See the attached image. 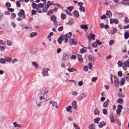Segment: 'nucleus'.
<instances>
[{"label":"nucleus","mask_w":129,"mask_h":129,"mask_svg":"<svg viewBox=\"0 0 129 129\" xmlns=\"http://www.w3.org/2000/svg\"><path fill=\"white\" fill-rule=\"evenodd\" d=\"M118 76L120 77H121L122 76V73L120 71H119L118 73Z\"/></svg>","instance_id":"nucleus-60"},{"label":"nucleus","mask_w":129,"mask_h":129,"mask_svg":"<svg viewBox=\"0 0 129 129\" xmlns=\"http://www.w3.org/2000/svg\"><path fill=\"white\" fill-rule=\"evenodd\" d=\"M110 120L111 122L114 123L115 122V120L114 119L113 115L112 114H111L110 116Z\"/></svg>","instance_id":"nucleus-17"},{"label":"nucleus","mask_w":129,"mask_h":129,"mask_svg":"<svg viewBox=\"0 0 129 129\" xmlns=\"http://www.w3.org/2000/svg\"><path fill=\"white\" fill-rule=\"evenodd\" d=\"M53 13L52 10H50L49 11H48L47 13V14L48 15H50V14H52Z\"/></svg>","instance_id":"nucleus-48"},{"label":"nucleus","mask_w":129,"mask_h":129,"mask_svg":"<svg viewBox=\"0 0 129 129\" xmlns=\"http://www.w3.org/2000/svg\"><path fill=\"white\" fill-rule=\"evenodd\" d=\"M6 60L3 58H1L0 59V62L1 63L3 64L6 63Z\"/></svg>","instance_id":"nucleus-39"},{"label":"nucleus","mask_w":129,"mask_h":129,"mask_svg":"<svg viewBox=\"0 0 129 129\" xmlns=\"http://www.w3.org/2000/svg\"><path fill=\"white\" fill-rule=\"evenodd\" d=\"M101 119L99 117H97L94 119L93 121L95 123L98 124L99 123V121H100Z\"/></svg>","instance_id":"nucleus-19"},{"label":"nucleus","mask_w":129,"mask_h":129,"mask_svg":"<svg viewBox=\"0 0 129 129\" xmlns=\"http://www.w3.org/2000/svg\"><path fill=\"white\" fill-rule=\"evenodd\" d=\"M32 7L34 9H36L37 6V5L35 3H33L32 5ZM37 9V8H36Z\"/></svg>","instance_id":"nucleus-50"},{"label":"nucleus","mask_w":129,"mask_h":129,"mask_svg":"<svg viewBox=\"0 0 129 129\" xmlns=\"http://www.w3.org/2000/svg\"><path fill=\"white\" fill-rule=\"evenodd\" d=\"M113 76V75L112 74H110V78L111 79V82L112 84H113V80L112 79V77Z\"/></svg>","instance_id":"nucleus-54"},{"label":"nucleus","mask_w":129,"mask_h":129,"mask_svg":"<svg viewBox=\"0 0 129 129\" xmlns=\"http://www.w3.org/2000/svg\"><path fill=\"white\" fill-rule=\"evenodd\" d=\"M72 106L75 109H77V105L76 104V102L75 101H74L72 103Z\"/></svg>","instance_id":"nucleus-25"},{"label":"nucleus","mask_w":129,"mask_h":129,"mask_svg":"<svg viewBox=\"0 0 129 129\" xmlns=\"http://www.w3.org/2000/svg\"><path fill=\"white\" fill-rule=\"evenodd\" d=\"M92 46L94 48H96L97 46V45L96 42H94L92 44Z\"/></svg>","instance_id":"nucleus-45"},{"label":"nucleus","mask_w":129,"mask_h":129,"mask_svg":"<svg viewBox=\"0 0 129 129\" xmlns=\"http://www.w3.org/2000/svg\"><path fill=\"white\" fill-rule=\"evenodd\" d=\"M73 125L75 129H80L79 127L75 123H73Z\"/></svg>","instance_id":"nucleus-43"},{"label":"nucleus","mask_w":129,"mask_h":129,"mask_svg":"<svg viewBox=\"0 0 129 129\" xmlns=\"http://www.w3.org/2000/svg\"><path fill=\"white\" fill-rule=\"evenodd\" d=\"M63 28V27L62 26H61V27H59L58 28V30L59 31H61L62 30Z\"/></svg>","instance_id":"nucleus-63"},{"label":"nucleus","mask_w":129,"mask_h":129,"mask_svg":"<svg viewBox=\"0 0 129 129\" xmlns=\"http://www.w3.org/2000/svg\"><path fill=\"white\" fill-rule=\"evenodd\" d=\"M72 107L71 106H69L67 107L66 108L67 111L68 112L71 113L72 112V111L71 110H70V109Z\"/></svg>","instance_id":"nucleus-28"},{"label":"nucleus","mask_w":129,"mask_h":129,"mask_svg":"<svg viewBox=\"0 0 129 129\" xmlns=\"http://www.w3.org/2000/svg\"><path fill=\"white\" fill-rule=\"evenodd\" d=\"M73 14L76 17H78L79 16V14L78 12L76 10H75L73 12Z\"/></svg>","instance_id":"nucleus-16"},{"label":"nucleus","mask_w":129,"mask_h":129,"mask_svg":"<svg viewBox=\"0 0 129 129\" xmlns=\"http://www.w3.org/2000/svg\"><path fill=\"white\" fill-rule=\"evenodd\" d=\"M88 67L87 66H84L83 67V70L85 71H87L88 70Z\"/></svg>","instance_id":"nucleus-51"},{"label":"nucleus","mask_w":129,"mask_h":129,"mask_svg":"<svg viewBox=\"0 0 129 129\" xmlns=\"http://www.w3.org/2000/svg\"><path fill=\"white\" fill-rule=\"evenodd\" d=\"M119 78L118 77H114V85L115 87H118L119 85Z\"/></svg>","instance_id":"nucleus-1"},{"label":"nucleus","mask_w":129,"mask_h":129,"mask_svg":"<svg viewBox=\"0 0 129 129\" xmlns=\"http://www.w3.org/2000/svg\"><path fill=\"white\" fill-rule=\"evenodd\" d=\"M69 58V56L65 53L63 54L62 58V61L64 62H66Z\"/></svg>","instance_id":"nucleus-2"},{"label":"nucleus","mask_w":129,"mask_h":129,"mask_svg":"<svg viewBox=\"0 0 129 129\" xmlns=\"http://www.w3.org/2000/svg\"><path fill=\"white\" fill-rule=\"evenodd\" d=\"M86 95V93H84L81 94V99L85 98Z\"/></svg>","instance_id":"nucleus-38"},{"label":"nucleus","mask_w":129,"mask_h":129,"mask_svg":"<svg viewBox=\"0 0 129 129\" xmlns=\"http://www.w3.org/2000/svg\"><path fill=\"white\" fill-rule=\"evenodd\" d=\"M106 14L107 16L109 18L111 17L112 16V13L109 11H108L106 12Z\"/></svg>","instance_id":"nucleus-14"},{"label":"nucleus","mask_w":129,"mask_h":129,"mask_svg":"<svg viewBox=\"0 0 129 129\" xmlns=\"http://www.w3.org/2000/svg\"><path fill=\"white\" fill-rule=\"evenodd\" d=\"M103 113L105 115L107 114V111L106 109H104L103 110Z\"/></svg>","instance_id":"nucleus-49"},{"label":"nucleus","mask_w":129,"mask_h":129,"mask_svg":"<svg viewBox=\"0 0 129 129\" xmlns=\"http://www.w3.org/2000/svg\"><path fill=\"white\" fill-rule=\"evenodd\" d=\"M6 61L9 62H10L11 61V58L10 57H8L6 58Z\"/></svg>","instance_id":"nucleus-62"},{"label":"nucleus","mask_w":129,"mask_h":129,"mask_svg":"<svg viewBox=\"0 0 129 129\" xmlns=\"http://www.w3.org/2000/svg\"><path fill=\"white\" fill-rule=\"evenodd\" d=\"M72 35V33L71 32H69L68 34H65L64 36L66 38H70L71 37Z\"/></svg>","instance_id":"nucleus-23"},{"label":"nucleus","mask_w":129,"mask_h":129,"mask_svg":"<svg viewBox=\"0 0 129 129\" xmlns=\"http://www.w3.org/2000/svg\"><path fill=\"white\" fill-rule=\"evenodd\" d=\"M38 6L39 8H42L43 7V5L41 3H40L37 5Z\"/></svg>","instance_id":"nucleus-53"},{"label":"nucleus","mask_w":129,"mask_h":129,"mask_svg":"<svg viewBox=\"0 0 129 129\" xmlns=\"http://www.w3.org/2000/svg\"><path fill=\"white\" fill-rule=\"evenodd\" d=\"M125 82V79L123 78H122L121 79V81L120 82V86L122 85H123Z\"/></svg>","instance_id":"nucleus-36"},{"label":"nucleus","mask_w":129,"mask_h":129,"mask_svg":"<svg viewBox=\"0 0 129 129\" xmlns=\"http://www.w3.org/2000/svg\"><path fill=\"white\" fill-rule=\"evenodd\" d=\"M89 129H95V125L93 124L92 123L88 126Z\"/></svg>","instance_id":"nucleus-22"},{"label":"nucleus","mask_w":129,"mask_h":129,"mask_svg":"<svg viewBox=\"0 0 129 129\" xmlns=\"http://www.w3.org/2000/svg\"><path fill=\"white\" fill-rule=\"evenodd\" d=\"M97 79V78L96 77H94L92 78V81L93 82H95Z\"/></svg>","instance_id":"nucleus-56"},{"label":"nucleus","mask_w":129,"mask_h":129,"mask_svg":"<svg viewBox=\"0 0 129 129\" xmlns=\"http://www.w3.org/2000/svg\"><path fill=\"white\" fill-rule=\"evenodd\" d=\"M48 70L49 69L47 68H46L43 69V73L44 76H47L48 75Z\"/></svg>","instance_id":"nucleus-4"},{"label":"nucleus","mask_w":129,"mask_h":129,"mask_svg":"<svg viewBox=\"0 0 129 129\" xmlns=\"http://www.w3.org/2000/svg\"><path fill=\"white\" fill-rule=\"evenodd\" d=\"M63 38H64V36L63 35H61L57 40V41L59 44H61L62 41L63 40Z\"/></svg>","instance_id":"nucleus-6"},{"label":"nucleus","mask_w":129,"mask_h":129,"mask_svg":"<svg viewBox=\"0 0 129 129\" xmlns=\"http://www.w3.org/2000/svg\"><path fill=\"white\" fill-rule=\"evenodd\" d=\"M16 4L17 6V7H20V4L18 1H17L16 2Z\"/></svg>","instance_id":"nucleus-61"},{"label":"nucleus","mask_w":129,"mask_h":129,"mask_svg":"<svg viewBox=\"0 0 129 129\" xmlns=\"http://www.w3.org/2000/svg\"><path fill=\"white\" fill-rule=\"evenodd\" d=\"M125 32L124 34V38L125 39H127L129 37V30H127V32L126 30H125Z\"/></svg>","instance_id":"nucleus-5"},{"label":"nucleus","mask_w":129,"mask_h":129,"mask_svg":"<svg viewBox=\"0 0 129 129\" xmlns=\"http://www.w3.org/2000/svg\"><path fill=\"white\" fill-rule=\"evenodd\" d=\"M96 42L97 44H98L99 45H101L102 44V42L98 39L96 40Z\"/></svg>","instance_id":"nucleus-41"},{"label":"nucleus","mask_w":129,"mask_h":129,"mask_svg":"<svg viewBox=\"0 0 129 129\" xmlns=\"http://www.w3.org/2000/svg\"><path fill=\"white\" fill-rule=\"evenodd\" d=\"M47 3V5L46 7L47 8H48L50 6H51L52 5V4L51 2L49 1H48Z\"/></svg>","instance_id":"nucleus-42"},{"label":"nucleus","mask_w":129,"mask_h":129,"mask_svg":"<svg viewBox=\"0 0 129 129\" xmlns=\"http://www.w3.org/2000/svg\"><path fill=\"white\" fill-rule=\"evenodd\" d=\"M74 23V21L73 19L71 18L70 19V20L66 23L67 24H72Z\"/></svg>","instance_id":"nucleus-21"},{"label":"nucleus","mask_w":129,"mask_h":129,"mask_svg":"<svg viewBox=\"0 0 129 129\" xmlns=\"http://www.w3.org/2000/svg\"><path fill=\"white\" fill-rule=\"evenodd\" d=\"M110 102V100L109 99H108L107 100L105 101L103 105V106L104 108L107 107L108 105Z\"/></svg>","instance_id":"nucleus-10"},{"label":"nucleus","mask_w":129,"mask_h":129,"mask_svg":"<svg viewBox=\"0 0 129 129\" xmlns=\"http://www.w3.org/2000/svg\"><path fill=\"white\" fill-rule=\"evenodd\" d=\"M37 34L36 32H32L30 34V36L31 38H32L34 36H36Z\"/></svg>","instance_id":"nucleus-31"},{"label":"nucleus","mask_w":129,"mask_h":129,"mask_svg":"<svg viewBox=\"0 0 129 129\" xmlns=\"http://www.w3.org/2000/svg\"><path fill=\"white\" fill-rule=\"evenodd\" d=\"M81 46L83 47V48H81V53H84L86 52L87 50L85 49V48L84 47H85L81 45Z\"/></svg>","instance_id":"nucleus-15"},{"label":"nucleus","mask_w":129,"mask_h":129,"mask_svg":"<svg viewBox=\"0 0 129 129\" xmlns=\"http://www.w3.org/2000/svg\"><path fill=\"white\" fill-rule=\"evenodd\" d=\"M56 17L54 15H53L50 17L51 20L53 21H55L56 19Z\"/></svg>","instance_id":"nucleus-27"},{"label":"nucleus","mask_w":129,"mask_h":129,"mask_svg":"<svg viewBox=\"0 0 129 129\" xmlns=\"http://www.w3.org/2000/svg\"><path fill=\"white\" fill-rule=\"evenodd\" d=\"M17 122H14L13 123L14 126L15 127H21V125L19 124H17Z\"/></svg>","instance_id":"nucleus-33"},{"label":"nucleus","mask_w":129,"mask_h":129,"mask_svg":"<svg viewBox=\"0 0 129 129\" xmlns=\"http://www.w3.org/2000/svg\"><path fill=\"white\" fill-rule=\"evenodd\" d=\"M124 65L125 67H129V61H126L124 62Z\"/></svg>","instance_id":"nucleus-20"},{"label":"nucleus","mask_w":129,"mask_h":129,"mask_svg":"<svg viewBox=\"0 0 129 129\" xmlns=\"http://www.w3.org/2000/svg\"><path fill=\"white\" fill-rule=\"evenodd\" d=\"M71 94L73 95H77V93L76 92L72 91L71 92Z\"/></svg>","instance_id":"nucleus-52"},{"label":"nucleus","mask_w":129,"mask_h":129,"mask_svg":"<svg viewBox=\"0 0 129 129\" xmlns=\"http://www.w3.org/2000/svg\"><path fill=\"white\" fill-rule=\"evenodd\" d=\"M117 31V29L115 27L113 28V30H111V31L112 34H114L116 33Z\"/></svg>","instance_id":"nucleus-18"},{"label":"nucleus","mask_w":129,"mask_h":129,"mask_svg":"<svg viewBox=\"0 0 129 129\" xmlns=\"http://www.w3.org/2000/svg\"><path fill=\"white\" fill-rule=\"evenodd\" d=\"M106 123L105 122L102 121L99 122L98 125V126L99 128H102L103 126L106 125Z\"/></svg>","instance_id":"nucleus-7"},{"label":"nucleus","mask_w":129,"mask_h":129,"mask_svg":"<svg viewBox=\"0 0 129 129\" xmlns=\"http://www.w3.org/2000/svg\"><path fill=\"white\" fill-rule=\"evenodd\" d=\"M68 70L70 72H72L76 71V69L74 68H69L68 69Z\"/></svg>","instance_id":"nucleus-34"},{"label":"nucleus","mask_w":129,"mask_h":129,"mask_svg":"<svg viewBox=\"0 0 129 129\" xmlns=\"http://www.w3.org/2000/svg\"><path fill=\"white\" fill-rule=\"evenodd\" d=\"M69 44L71 45L75 44V42L72 39L69 40Z\"/></svg>","instance_id":"nucleus-32"},{"label":"nucleus","mask_w":129,"mask_h":129,"mask_svg":"<svg viewBox=\"0 0 129 129\" xmlns=\"http://www.w3.org/2000/svg\"><path fill=\"white\" fill-rule=\"evenodd\" d=\"M50 103L53 106L55 107L56 108H57V104L56 102L53 101H51L50 102Z\"/></svg>","instance_id":"nucleus-12"},{"label":"nucleus","mask_w":129,"mask_h":129,"mask_svg":"<svg viewBox=\"0 0 129 129\" xmlns=\"http://www.w3.org/2000/svg\"><path fill=\"white\" fill-rule=\"evenodd\" d=\"M73 8V7L71 6L68 7L67 9L69 11L71 12L72 11Z\"/></svg>","instance_id":"nucleus-47"},{"label":"nucleus","mask_w":129,"mask_h":129,"mask_svg":"<svg viewBox=\"0 0 129 129\" xmlns=\"http://www.w3.org/2000/svg\"><path fill=\"white\" fill-rule=\"evenodd\" d=\"M94 115H98L100 113V111L98 108H95L94 111Z\"/></svg>","instance_id":"nucleus-13"},{"label":"nucleus","mask_w":129,"mask_h":129,"mask_svg":"<svg viewBox=\"0 0 129 129\" xmlns=\"http://www.w3.org/2000/svg\"><path fill=\"white\" fill-rule=\"evenodd\" d=\"M81 28L87 29H88V27L87 25L86 24L85 25H81Z\"/></svg>","instance_id":"nucleus-24"},{"label":"nucleus","mask_w":129,"mask_h":129,"mask_svg":"<svg viewBox=\"0 0 129 129\" xmlns=\"http://www.w3.org/2000/svg\"><path fill=\"white\" fill-rule=\"evenodd\" d=\"M117 63L119 66L121 67L123 66V63L122 61L119 60L118 61Z\"/></svg>","instance_id":"nucleus-30"},{"label":"nucleus","mask_w":129,"mask_h":129,"mask_svg":"<svg viewBox=\"0 0 129 129\" xmlns=\"http://www.w3.org/2000/svg\"><path fill=\"white\" fill-rule=\"evenodd\" d=\"M88 59L91 62H93L94 61V57L91 55H89L88 56Z\"/></svg>","instance_id":"nucleus-11"},{"label":"nucleus","mask_w":129,"mask_h":129,"mask_svg":"<svg viewBox=\"0 0 129 129\" xmlns=\"http://www.w3.org/2000/svg\"><path fill=\"white\" fill-rule=\"evenodd\" d=\"M7 45L8 46H11L12 44V42L9 40H7Z\"/></svg>","instance_id":"nucleus-44"},{"label":"nucleus","mask_w":129,"mask_h":129,"mask_svg":"<svg viewBox=\"0 0 129 129\" xmlns=\"http://www.w3.org/2000/svg\"><path fill=\"white\" fill-rule=\"evenodd\" d=\"M7 10L11 12H13L14 11V10L13 9L8 8L7 9Z\"/></svg>","instance_id":"nucleus-64"},{"label":"nucleus","mask_w":129,"mask_h":129,"mask_svg":"<svg viewBox=\"0 0 129 129\" xmlns=\"http://www.w3.org/2000/svg\"><path fill=\"white\" fill-rule=\"evenodd\" d=\"M5 49V47L4 46H2L0 45V50L2 51Z\"/></svg>","instance_id":"nucleus-58"},{"label":"nucleus","mask_w":129,"mask_h":129,"mask_svg":"<svg viewBox=\"0 0 129 129\" xmlns=\"http://www.w3.org/2000/svg\"><path fill=\"white\" fill-rule=\"evenodd\" d=\"M110 23L112 24L113 23H114L115 24H117L118 22V20L116 19H113L112 18H110Z\"/></svg>","instance_id":"nucleus-3"},{"label":"nucleus","mask_w":129,"mask_h":129,"mask_svg":"<svg viewBox=\"0 0 129 129\" xmlns=\"http://www.w3.org/2000/svg\"><path fill=\"white\" fill-rule=\"evenodd\" d=\"M24 12L23 9H21L20 10L18 14V16L19 17H21L23 15H24Z\"/></svg>","instance_id":"nucleus-9"},{"label":"nucleus","mask_w":129,"mask_h":129,"mask_svg":"<svg viewBox=\"0 0 129 129\" xmlns=\"http://www.w3.org/2000/svg\"><path fill=\"white\" fill-rule=\"evenodd\" d=\"M7 8H9L11 7V4L9 2H7L5 4Z\"/></svg>","instance_id":"nucleus-40"},{"label":"nucleus","mask_w":129,"mask_h":129,"mask_svg":"<svg viewBox=\"0 0 129 129\" xmlns=\"http://www.w3.org/2000/svg\"><path fill=\"white\" fill-rule=\"evenodd\" d=\"M88 65L89 66V67H88V68L90 70H91L92 68L93 67V66L92 63L91 62H88Z\"/></svg>","instance_id":"nucleus-35"},{"label":"nucleus","mask_w":129,"mask_h":129,"mask_svg":"<svg viewBox=\"0 0 129 129\" xmlns=\"http://www.w3.org/2000/svg\"><path fill=\"white\" fill-rule=\"evenodd\" d=\"M61 18L63 20L66 19V15L65 14H62L61 16Z\"/></svg>","instance_id":"nucleus-37"},{"label":"nucleus","mask_w":129,"mask_h":129,"mask_svg":"<svg viewBox=\"0 0 129 129\" xmlns=\"http://www.w3.org/2000/svg\"><path fill=\"white\" fill-rule=\"evenodd\" d=\"M114 43V41L113 40H111L109 42V44L110 45H112Z\"/></svg>","instance_id":"nucleus-59"},{"label":"nucleus","mask_w":129,"mask_h":129,"mask_svg":"<svg viewBox=\"0 0 129 129\" xmlns=\"http://www.w3.org/2000/svg\"><path fill=\"white\" fill-rule=\"evenodd\" d=\"M32 64L34 66L36 69L38 68L39 66L37 63L36 62H32Z\"/></svg>","instance_id":"nucleus-29"},{"label":"nucleus","mask_w":129,"mask_h":129,"mask_svg":"<svg viewBox=\"0 0 129 129\" xmlns=\"http://www.w3.org/2000/svg\"><path fill=\"white\" fill-rule=\"evenodd\" d=\"M48 8L46 7H43V8L42 9L43 12H47Z\"/></svg>","instance_id":"nucleus-55"},{"label":"nucleus","mask_w":129,"mask_h":129,"mask_svg":"<svg viewBox=\"0 0 129 129\" xmlns=\"http://www.w3.org/2000/svg\"><path fill=\"white\" fill-rule=\"evenodd\" d=\"M121 4L124 5L125 6H129V2H128L127 3H125L124 2H122Z\"/></svg>","instance_id":"nucleus-57"},{"label":"nucleus","mask_w":129,"mask_h":129,"mask_svg":"<svg viewBox=\"0 0 129 129\" xmlns=\"http://www.w3.org/2000/svg\"><path fill=\"white\" fill-rule=\"evenodd\" d=\"M123 102V99L121 98H119L117 100V102L118 103L121 104H122V103Z\"/></svg>","instance_id":"nucleus-26"},{"label":"nucleus","mask_w":129,"mask_h":129,"mask_svg":"<svg viewBox=\"0 0 129 129\" xmlns=\"http://www.w3.org/2000/svg\"><path fill=\"white\" fill-rule=\"evenodd\" d=\"M124 21L126 23H129V19L127 17H125L124 18Z\"/></svg>","instance_id":"nucleus-46"},{"label":"nucleus","mask_w":129,"mask_h":129,"mask_svg":"<svg viewBox=\"0 0 129 129\" xmlns=\"http://www.w3.org/2000/svg\"><path fill=\"white\" fill-rule=\"evenodd\" d=\"M90 34V36L88 35L87 36V38H88L89 41H90V40L92 39L94 40L95 39V35L92 34Z\"/></svg>","instance_id":"nucleus-8"}]
</instances>
